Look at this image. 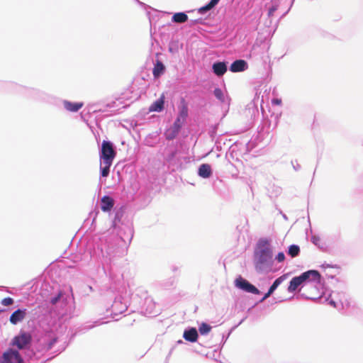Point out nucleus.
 <instances>
[{
    "label": "nucleus",
    "mask_w": 363,
    "mask_h": 363,
    "mask_svg": "<svg viewBox=\"0 0 363 363\" xmlns=\"http://www.w3.org/2000/svg\"><path fill=\"white\" fill-rule=\"evenodd\" d=\"M235 286L245 292L250 293L252 294H260L261 291L248 280L238 276L234 281Z\"/></svg>",
    "instance_id": "9d476101"
},
{
    "label": "nucleus",
    "mask_w": 363,
    "mask_h": 363,
    "mask_svg": "<svg viewBox=\"0 0 363 363\" xmlns=\"http://www.w3.org/2000/svg\"><path fill=\"white\" fill-rule=\"evenodd\" d=\"M174 347H175L174 346V347H172L170 349V351H169V354H168V355H167V358H169V357L171 356V354H172V353L173 350H174Z\"/></svg>",
    "instance_id": "5fc2aeb1"
},
{
    "label": "nucleus",
    "mask_w": 363,
    "mask_h": 363,
    "mask_svg": "<svg viewBox=\"0 0 363 363\" xmlns=\"http://www.w3.org/2000/svg\"><path fill=\"white\" fill-rule=\"evenodd\" d=\"M95 219H96L95 218H93L92 223L94 222Z\"/></svg>",
    "instance_id": "69168bd1"
},
{
    "label": "nucleus",
    "mask_w": 363,
    "mask_h": 363,
    "mask_svg": "<svg viewBox=\"0 0 363 363\" xmlns=\"http://www.w3.org/2000/svg\"><path fill=\"white\" fill-rule=\"evenodd\" d=\"M277 28V24H257V36L256 40L259 42L269 43L271 38Z\"/></svg>",
    "instance_id": "423d86ee"
},
{
    "label": "nucleus",
    "mask_w": 363,
    "mask_h": 363,
    "mask_svg": "<svg viewBox=\"0 0 363 363\" xmlns=\"http://www.w3.org/2000/svg\"><path fill=\"white\" fill-rule=\"evenodd\" d=\"M0 363H26L18 350L9 348L0 357Z\"/></svg>",
    "instance_id": "1a4fd4ad"
},
{
    "label": "nucleus",
    "mask_w": 363,
    "mask_h": 363,
    "mask_svg": "<svg viewBox=\"0 0 363 363\" xmlns=\"http://www.w3.org/2000/svg\"><path fill=\"white\" fill-rule=\"evenodd\" d=\"M269 48V43H258V40H255V42L250 50V57L256 60L259 59L262 61L264 65L269 64L270 59L268 55ZM269 67H270V65H269Z\"/></svg>",
    "instance_id": "20e7f679"
},
{
    "label": "nucleus",
    "mask_w": 363,
    "mask_h": 363,
    "mask_svg": "<svg viewBox=\"0 0 363 363\" xmlns=\"http://www.w3.org/2000/svg\"><path fill=\"white\" fill-rule=\"evenodd\" d=\"M328 277L330 278V279H334L335 276L334 275H330V276H328Z\"/></svg>",
    "instance_id": "680f3d73"
},
{
    "label": "nucleus",
    "mask_w": 363,
    "mask_h": 363,
    "mask_svg": "<svg viewBox=\"0 0 363 363\" xmlns=\"http://www.w3.org/2000/svg\"><path fill=\"white\" fill-rule=\"evenodd\" d=\"M170 14L171 13L169 12L160 11L155 9L147 12L150 23L167 21H168Z\"/></svg>",
    "instance_id": "ddd939ff"
},
{
    "label": "nucleus",
    "mask_w": 363,
    "mask_h": 363,
    "mask_svg": "<svg viewBox=\"0 0 363 363\" xmlns=\"http://www.w3.org/2000/svg\"><path fill=\"white\" fill-rule=\"evenodd\" d=\"M181 130L177 128H174L173 125H171L169 128L165 130L164 136L168 141L173 140L178 136Z\"/></svg>",
    "instance_id": "cd10ccee"
},
{
    "label": "nucleus",
    "mask_w": 363,
    "mask_h": 363,
    "mask_svg": "<svg viewBox=\"0 0 363 363\" xmlns=\"http://www.w3.org/2000/svg\"><path fill=\"white\" fill-rule=\"evenodd\" d=\"M14 303V300L11 297H6L1 300V303L4 306H9Z\"/></svg>",
    "instance_id": "79ce46f5"
},
{
    "label": "nucleus",
    "mask_w": 363,
    "mask_h": 363,
    "mask_svg": "<svg viewBox=\"0 0 363 363\" xmlns=\"http://www.w3.org/2000/svg\"><path fill=\"white\" fill-rule=\"evenodd\" d=\"M123 214H124V211L122 208H120L115 212V216H114V218L113 220V223H112V226L113 228H116L117 226L118 223H119L121 221Z\"/></svg>",
    "instance_id": "e433bc0d"
},
{
    "label": "nucleus",
    "mask_w": 363,
    "mask_h": 363,
    "mask_svg": "<svg viewBox=\"0 0 363 363\" xmlns=\"http://www.w3.org/2000/svg\"><path fill=\"white\" fill-rule=\"evenodd\" d=\"M65 347H63V348L60 351V352H62L63 350H65Z\"/></svg>",
    "instance_id": "e2e57ef3"
},
{
    "label": "nucleus",
    "mask_w": 363,
    "mask_h": 363,
    "mask_svg": "<svg viewBox=\"0 0 363 363\" xmlns=\"http://www.w3.org/2000/svg\"><path fill=\"white\" fill-rule=\"evenodd\" d=\"M165 97L162 94L159 99L155 101L150 106V112H162L164 109Z\"/></svg>",
    "instance_id": "4be33fe9"
},
{
    "label": "nucleus",
    "mask_w": 363,
    "mask_h": 363,
    "mask_svg": "<svg viewBox=\"0 0 363 363\" xmlns=\"http://www.w3.org/2000/svg\"><path fill=\"white\" fill-rule=\"evenodd\" d=\"M248 68V64L245 60H236L233 62L229 67L232 72H240L246 70Z\"/></svg>",
    "instance_id": "aec40b11"
},
{
    "label": "nucleus",
    "mask_w": 363,
    "mask_h": 363,
    "mask_svg": "<svg viewBox=\"0 0 363 363\" xmlns=\"http://www.w3.org/2000/svg\"><path fill=\"white\" fill-rule=\"evenodd\" d=\"M150 31L151 35L152 36L153 30H154V32H155V30H156V24H150Z\"/></svg>",
    "instance_id": "603ef678"
},
{
    "label": "nucleus",
    "mask_w": 363,
    "mask_h": 363,
    "mask_svg": "<svg viewBox=\"0 0 363 363\" xmlns=\"http://www.w3.org/2000/svg\"><path fill=\"white\" fill-rule=\"evenodd\" d=\"M177 269H178V268H177V267H175V266H174V267H172V271H173V272H176Z\"/></svg>",
    "instance_id": "bf43d9fd"
},
{
    "label": "nucleus",
    "mask_w": 363,
    "mask_h": 363,
    "mask_svg": "<svg viewBox=\"0 0 363 363\" xmlns=\"http://www.w3.org/2000/svg\"><path fill=\"white\" fill-rule=\"evenodd\" d=\"M198 175L203 179H208L213 174L211 166L207 163H203L198 167Z\"/></svg>",
    "instance_id": "412c9836"
},
{
    "label": "nucleus",
    "mask_w": 363,
    "mask_h": 363,
    "mask_svg": "<svg viewBox=\"0 0 363 363\" xmlns=\"http://www.w3.org/2000/svg\"><path fill=\"white\" fill-rule=\"evenodd\" d=\"M172 23H186L189 18L186 12H177L172 16Z\"/></svg>",
    "instance_id": "2f4dec72"
},
{
    "label": "nucleus",
    "mask_w": 363,
    "mask_h": 363,
    "mask_svg": "<svg viewBox=\"0 0 363 363\" xmlns=\"http://www.w3.org/2000/svg\"><path fill=\"white\" fill-rule=\"evenodd\" d=\"M275 259L278 262H282L285 259V255L283 252H279L275 257Z\"/></svg>",
    "instance_id": "c03bdc74"
},
{
    "label": "nucleus",
    "mask_w": 363,
    "mask_h": 363,
    "mask_svg": "<svg viewBox=\"0 0 363 363\" xmlns=\"http://www.w3.org/2000/svg\"><path fill=\"white\" fill-rule=\"evenodd\" d=\"M100 250L102 256L105 259L106 263L111 264L114 258L116 257V254L113 250V246L110 245L109 244H105L104 246H102Z\"/></svg>",
    "instance_id": "2eb2a0df"
},
{
    "label": "nucleus",
    "mask_w": 363,
    "mask_h": 363,
    "mask_svg": "<svg viewBox=\"0 0 363 363\" xmlns=\"http://www.w3.org/2000/svg\"><path fill=\"white\" fill-rule=\"evenodd\" d=\"M214 96L220 101V104L229 106L230 99L228 96H225L223 90L219 87H216L213 91Z\"/></svg>",
    "instance_id": "bb28decb"
},
{
    "label": "nucleus",
    "mask_w": 363,
    "mask_h": 363,
    "mask_svg": "<svg viewBox=\"0 0 363 363\" xmlns=\"http://www.w3.org/2000/svg\"><path fill=\"white\" fill-rule=\"evenodd\" d=\"M175 155H176V152H172V153H171V157H172H172H174L175 156Z\"/></svg>",
    "instance_id": "052dcab7"
},
{
    "label": "nucleus",
    "mask_w": 363,
    "mask_h": 363,
    "mask_svg": "<svg viewBox=\"0 0 363 363\" xmlns=\"http://www.w3.org/2000/svg\"><path fill=\"white\" fill-rule=\"evenodd\" d=\"M322 267L323 268H326V267H333V266L330 265V264H322Z\"/></svg>",
    "instance_id": "6e6d98bb"
},
{
    "label": "nucleus",
    "mask_w": 363,
    "mask_h": 363,
    "mask_svg": "<svg viewBox=\"0 0 363 363\" xmlns=\"http://www.w3.org/2000/svg\"><path fill=\"white\" fill-rule=\"evenodd\" d=\"M28 313L26 308H18L14 311L9 317V321L13 325H17L21 322L26 317Z\"/></svg>",
    "instance_id": "f3484780"
},
{
    "label": "nucleus",
    "mask_w": 363,
    "mask_h": 363,
    "mask_svg": "<svg viewBox=\"0 0 363 363\" xmlns=\"http://www.w3.org/2000/svg\"><path fill=\"white\" fill-rule=\"evenodd\" d=\"M108 321H104V318L98 319L93 323H86L84 325H82L79 327H78L74 333L72 335V338H73L75 335H82L86 333L89 330L94 328L96 326H99L101 325H103L104 323H107Z\"/></svg>",
    "instance_id": "4468645a"
},
{
    "label": "nucleus",
    "mask_w": 363,
    "mask_h": 363,
    "mask_svg": "<svg viewBox=\"0 0 363 363\" xmlns=\"http://www.w3.org/2000/svg\"><path fill=\"white\" fill-rule=\"evenodd\" d=\"M291 164L295 171H298L301 169V165L298 163L296 160L295 161V163L294 161H291Z\"/></svg>",
    "instance_id": "de8ad7c7"
},
{
    "label": "nucleus",
    "mask_w": 363,
    "mask_h": 363,
    "mask_svg": "<svg viewBox=\"0 0 363 363\" xmlns=\"http://www.w3.org/2000/svg\"><path fill=\"white\" fill-rule=\"evenodd\" d=\"M100 175L102 177H107L110 173V168L112 165L111 162H106L105 161H100Z\"/></svg>",
    "instance_id": "72a5a7b5"
},
{
    "label": "nucleus",
    "mask_w": 363,
    "mask_h": 363,
    "mask_svg": "<svg viewBox=\"0 0 363 363\" xmlns=\"http://www.w3.org/2000/svg\"><path fill=\"white\" fill-rule=\"evenodd\" d=\"M65 294L59 291L57 294L50 298V303L52 305L60 304L61 306L66 305L67 300L64 298Z\"/></svg>",
    "instance_id": "c756f323"
},
{
    "label": "nucleus",
    "mask_w": 363,
    "mask_h": 363,
    "mask_svg": "<svg viewBox=\"0 0 363 363\" xmlns=\"http://www.w3.org/2000/svg\"><path fill=\"white\" fill-rule=\"evenodd\" d=\"M155 306L156 305L153 300L148 297L145 299L143 308L145 310V313L146 315L155 316L157 313V311H155Z\"/></svg>",
    "instance_id": "393cba45"
},
{
    "label": "nucleus",
    "mask_w": 363,
    "mask_h": 363,
    "mask_svg": "<svg viewBox=\"0 0 363 363\" xmlns=\"http://www.w3.org/2000/svg\"><path fill=\"white\" fill-rule=\"evenodd\" d=\"M174 283H175V278L174 277H169L168 279L163 281L161 284L164 289H167L169 287L174 286Z\"/></svg>",
    "instance_id": "a19ab883"
},
{
    "label": "nucleus",
    "mask_w": 363,
    "mask_h": 363,
    "mask_svg": "<svg viewBox=\"0 0 363 363\" xmlns=\"http://www.w3.org/2000/svg\"><path fill=\"white\" fill-rule=\"evenodd\" d=\"M303 283V286L308 282L314 281L318 284H322L323 277L320 273L315 269H310L301 273L298 276Z\"/></svg>",
    "instance_id": "9b49d317"
},
{
    "label": "nucleus",
    "mask_w": 363,
    "mask_h": 363,
    "mask_svg": "<svg viewBox=\"0 0 363 363\" xmlns=\"http://www.w3.org/2000/svg\"><path fill=\"white\" fill-rule=\"evenodd\" d=\"M283 216H284V218L285 219H286V218H286V215H284Z\"/></svg>",
    "instance_id": "0e129e2a"
},
{
    "label": "nucleus",
    "mask_w": 363,
    "mask_h": 363,
    "mask_svg": "<svg viewBox=\"0 0 363 363\" xmlns=\"http://www.w3.org/2000/svg\"><path fill=\"white\" fill-rule=\"evenodd\" d=\"M64 108L72 113H76L84 106L83 102H73L68 100H63L62 101Z\"/></svg>",
    "instance_id": "a878e982"
},
{
    "label": "nucleus",
    "mask_w": 363,
    "mask_h": 363,
    "mask_svg": "<svg viewBox=\"0 0 363 363\" xmlns=\"http://www.w3.org/2000/svg\"><path fill=\"white\" fill-rule=\"evenodd\" d=\"M294 0H292L289 8H286L285 0H270L265 4V9L267 11V16L270 23L277 21L279 23L289 11Z\"/></svg>",
    "instance_id": "7ed1b4c3"
},
{
    "label": "nucleus",
    "mask_w": 363,
    "mask_h": 363,
    "mask_svg": "<svg viewBox=\"0 0 363 363\" xmlns=\"http://www.w3.org/2000/svg\"><path fill=\"white\" fill-rule=\"evenodd\" d=\"M116 156V150L114 144L110 140H104L99 149L100 161L113 162Z\"/></svg>",
    "instance_id": "6e6552de"
},
{
    "label": "nucleus",
    "mask_w": 363,
    "mask_h": 363,
    "mask_svg": "<svg viewBox=\"0 0 363 363\" xmlns=\"http://www.w3.org/2000/svg\"><path fill=\"white\" fill-rule=\"evenodd\" d=\"M3 86L9 91L19 94L24 97L37 101L49 102L52 99V96L43 91L26 87L13 82H4Z\"/></svg>",
    "instance_id": "f03ea898"
},
{
    "label": "nucleus",
    "mask_w": 363,
    "mask_h": 363,
    "mask_svg": "<svg viewBox=\"0 0 363 363\" xmlns=\"http://www.w3.org/2000/svg\"><path fill=\"white\" fill-rule=\"evenodd\" d=\"M100 205L104 212H110L114 206V200L111 196L105 195L101 198Z\"/></svg>",
    "instance_id": "5701e85b"
},
{
    "label": "nucleus",
    "mask_w": 363,
    "mask_h": 363,
    "mask_svg": "<svg viewBox=\"0 0 363 363\" xmlns=\"http://www.w3.org/2000/svg\"><path fill=\"white\" fill-rule=\"evenodd\" d=\"M299 296H301L306 300H317V299L320 298V297H318V298L309 297V296H307L306 295H305L304 294H301L299 295Z\"/></svg>",
    "instance_id": "09e8293b"
},
{
    "label": "nucleus",
    "mask_w": 363,
    "mask_h": 363,
    "mask_svg": "<svg viewBox=\"0 0 363 363\" xmlns=\"http://www.w3.org/2000/svg\"><path fill=\"white\" fill-rule=\"evenodd\" d=\"M33 337L29 332L21 330L18 335L11 340V345L19 350H28L32 345Z\"/></svg>",
    "instance_id": "0eeeda50"
},
{
    "label": "nucleus",
    "mask_w": 363,
    "mask_h": 363,
    "mask_svg": "<svg viewBox=\"0 0 363 363\" xmlns=\"http://www.w3.org/2000/svg\"><path fill=\"white\" fill-rule=\"evenodd\" d=\"M182 344H184V342L182 340H179L177 342V345H182Z\"/></svg>",
    "instance_id": "4d7b16f0"
},
{
    "label": "nucleus",
    "mask_w": 363,
    "mask_h": 363,
    "mask_svg": "<svg viewBox=\"0 0 363 363\" xmlns=\"http://www.w3.org/2000/svg\"><path fill=\"white\" fill-rule=\"evenodd\" d=\"M228 62L216 61L212 65V71L218 77L223 76L228 70Z\"/></svg>",
    "instance_id": "a211bd4d"
},
{
    "label": "nucleus",
    "mask_w": 363,
    "mask_h": 363,
    "mask_svg": "<svg viewBox=\"0 0 363 363\" xmlns=\"http://www.w3.org/2000/svg\"><path fill=\"white\" fill-rule=\"evenodd\" d=\"M244 321V319H242L240 323L237 325H235V326H233L230 330L229 332L228 333V334L225 335V334H223L222 335V340H221V347L223 346V345L225 343V342L227 341L228 338L229 337L230 335L231 334V333L233 332V330H234L238 325H240L242 322Z\"/></svg>",
    "instance_id": "ea45409f"
},
{
    "label": "nucleus",
    "mask_w": 363,
    "mask_h": 363,
    "mask_svg": "<svg viewBox=\"0 0 363 363\" xmlns=\"http://www.w3.org/2000/svg\"><path fill=\"white\" fill-rule=\"evenodd\" d=\"M286 253L292 258L296 257L300 254V247L298 245L292 244L288 247Z\"/></svg>",
    "instance_id": "c9c22d12"
},
{
    "label": "nucleus",
    "mask_w": 363,
    "mask_h": 363,
    "mask_svg": "<svg viewBox=\"0 0 363 363\" xmlns=\"http://www.w3.org/2000/svg\"><path fill=\"white\" fill-rule=\"evenodd\" d=\"M220 1V0H211L208 4L199 8L198 9V13L200 14H205L206 12L215 8Z\"/></svg>",
    "instance_id": "7c9ffc66"
},
{
    "label": "nucleus",
    "mask_w": 363,
    "mask_h": 363,
    "mask_svg": "<svg viewBox=\"0 0 363 363\" xmlns=\"http://www.w3.org/2000/svg\"><path fill=\"white\" fill-rule=\"evenodd\" d=\"M92 132H93V133H94V135H95V138H96V141H97V142H99V136L98 137V136L95 134V133L94 132V130H92Z\"/></svg>",
    "instance_id": "13d9d810"
},
{
    "label": "nucleus",
    "mask_w": 363,
    "mask_h": 363,
    "mask_svg": "<svg viewBox=\"0 0 363 363\" xmlns=\"http://www.w3.org/2000/svg\"><path fill=\"white\" fill-rule=\"evenodd\" d=\"M128 309V306L121 298H116L111 306V316L116 318V315L122 314Z\"/></svg>",
    "instance_id": "dca6fc26"
},
{
    "label": "nucleus",
    "mask_w": 363,
    "mask_h": 363,
    "mask_svg": "<svg viewBox=\"0 0 363 363\" xmlns=\"http://www.w3.org/2000/svg\"><path fill=\"white\" fill-rule=\"evenodd\" d=\"M326 300L329 301L328 303L330 306H332L334 308H337V303L333 299H330L329 300V298H327Z\"/></svg>",
    "instance_id": "8fccbe9b"
},
{
    "label": "nucleus",
    "mask_w": 363,
    "mask_h": 363,
    "mask_svg": "<svg viewBox=\"0 0 363 363\" xmlns=\"http://www.w3.org/2000/svg\"><path fill=\"white\" fill-rule=\"evenodd\" d=\"M91 109L94 112L105 113L106 111L115 112L118 109V104L116 101H113L106 104H96L91 106Z\"/></svg>",
    "instance_id": "f8f14e48"
},
{
    "label": "nucleus",
    "mask_w": 363,
    "mask_h": 363,
    "mask_svg": "<svg viewBox=\"0 0 363 363\" xmlns=\"http://www.w3.org/2000/svg\"><path fill=\"white\" fill-rule=\"evenodd\" d=\"M166 71V67L164 63L157 59L154 62V67L152 69V74L155 79H159L162 75L164 74Z\"/></svg>",
    "instance_id": "b1692460"
},
{
    "label": "nucleus",
    "mask_w": 363,
    "mask_h": 363,
    "mask_svg": "<svg viewBox=\"0 0 363 363\" xmlns=\"http://www.w3.org/2000/svg\"><path fill=\"white\" fill-rule=\"evenodd\" d=\"M57 337L55 336L51 337L49 339L43 340V345L46 350H50L52 348L53 345L57 342Z\"/></svg>",
    "instance_id": "4c0bfd02"
},
{
    "label": "nucleus",
    "mask_w": 363,
    "mask_h": 363,
    "mask_svg": "<svg viewBox=\"0 0 363 363\" xmlns=\"http://www.w3.org/2000/svg\"><path fill=\"white\" fill-rule=\"evenodd\" d=\"M303 286V283L298 276L293 277L289 281L287 291L289 293H294L299 287Z\"/></svg>",
    "instance_id": "c85d7f7f"
},
{
    "label": "nucleus",
    "mask_w": 363,
    "mask_h": 363,
    "mask_svg": "<svg viewBox=\"0 0 363 363\" xmlns=\"http://www.w3.org/2000/svg\"><path fill=\"white\" fill-rule=\"evenodd\" d=\"M183 337L186 341L196 342L199 338L198 330L194 327H188L184 330Z\"/></svg>",
    "instance_id": "6ab92c4d"
},
{
    "label": "nucleus",
    "mask_w": 363,
    "mask_h": 363,
    "mask_svg": "<svg viewBox=\"0 0 363 363\" xmlns=\"http://www.w3.org/2000/svg\"><path fill=\"white\" fill-rule=\"evenodd\" d=\"M211 330V326L206 323H201L199 326V331L201 335H207Z\"/></svg>",
    "instance_id": "58836bf2"
},
{
    "label": "nucleus",
    "mask_w": 363,
    "mask_h": 363,
    "mask_svg": "<svg viewBox=\"0 0 363 363\" xmlns=\"http://www.w3.org/2000/svg\"><path fill=\"white\" fill-rule=\"evenodd\" d=\"M272 295V294L267 291V293H265L264 294V296H262V298L259 300V303H262L264 302L267 298H268L270 296Z\"/></svg>",
    "instance_id": "49530a36"
},
{
    "label": "nucleus",
    "mask_w": 363,
    "mask_h": 363,
    "mask_svg": "<svg viewBox=\"0 0 363 363\" xmlns=\"http://www.w3.org/2000/svg\"><path fill=\"white\" fill-rule=\"evenodd\" d=\"M238 147V142L234 143L229 148L228 152H227V155L228 154L230 155L231 157H233V153L237 150Z\"/></svg>",
    "instance_id": "37998d69"
},
{
    "label": "nucleus",
    "mask_w": 363,
    "mask_h": 363,
    "mask_svg": "<svg viewBox=\"0 0 363 363\" xmlns=\"http://www.w3.org/2000/svg\"><path fill=\"white\" fill-rule=\"evenodd\" d=\"M205 19L202 18H197V19H194V20H191L190 21V23H203Z\"/></svg>",
    "instance_id": "3c124183"
},
{
    "label": "nucleus",
    "mask_w": 363,
    "mask_h": 363,
    "mask_svg": "<svg viewBox=\"0 0 363 363\" xmlns=\"http://www.w3.org/2000/svg\"><path fill=\"white\" fill-rule=\"evenodd\" d=\"M272 103H273L274 104L279 105V104H281V99H273V100H272Z\"/></svg>",
    "instance_id": "864d4df0"
},
{
    "label": "nucleus",
    "mask_w": 363,
    "mask_h": 363,
    "mask_svg": "<svg viewBox=\"0 0 363 363\" xmlns=\"http://www.w3.org/2000/svg\"><path fill=\"white\" fill-rule=\"evenodd\" d=\"M311 240L315 245L318 246L320 238L318 235H313L311 236Z\"/></svg>",
    "instance_id": "a18cd8bd"
},
{
    "label": "nucleus",
    "mask_w": 363,
    "mask_h": 363,
    "mask_svg": "<svg viewBox=\"0 0 363 363\" xmlns=\"http://www.w3.org/2000/svg\"><path fill=\"white\" fill-rule=\"evenodd\" d=\"M189 117V106L184 98H181L178 105V113L172 125L179 130H182L183 126L186 123Z\"/></svg>",
    "instance_id": "39448f33"
},
{
    "label": "nucleus",
    "mask_w": 363,
    "mask_h": 363,
    "mask_svg": "<svg viewBox=\"0 0 363 363\" xmlns=\"http://www.w3.org/2000/svg\"><path fill=\"white\" fill-rule=\"evenodd\" d=\"M183 47V44L180 43L178 40L172 39L169 43L168 50L172 54H176Z\"/></svg>",
    "instance_id": "473e14b6"
},
{
    "label": "nucleus",
    "mask_w": 363,
    "mask_h": 363,
    "mask_svg": "<svg viewBox=\"0 0 363 363\" xmlns=\"http://www.w3.org/2000/svg\"><path fill=\"white\" fill-rule=\"evenodd\" d=\"M273 251L267 238L258 240L254 252V264L257 273H268L272 271Z\"/></svg>",
    "instance_id": "f257e3e1"
},
{
    "label": "nucleus",
    "mask_w": 363,
    "mask_h": 363,
    "mask_svg": "<svg viewBox=\"0 0 363 363\" xmlns=\"http://www.w3.org/2000/svg\"><path fill=\"white\" fill-rule=\"evenodd\" d=\"M287 278V274H283L279 277L277 278L272 284L269 286L268 291L272 294L279 286Z\"/></svg>",
    "instance_id": "f704fd0d"
}]
</instances>
